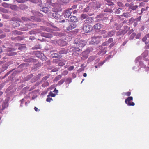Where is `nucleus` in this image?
I'll return each instance as SVG.
<instances>
[{"mask_svg":"<svg viewBox=\"0 0 149 149\" xmlns=\"http://www.w3.org/2000/svg\"><path fill=\"white\" fill-rule=\"evenodd\" d=\"M74 43L78 44V46L79 47H82L85 46L87 43L86 40L76 38L74 41Z\"/></svg>","mask_w":149,"mask_h":149,"instance_id":"f257e3e1","label":"nucleus"},{"mask_svg":"<svg viewBox=\"0 0 149 149\" xmlns=\"http://www.w3.org/2000/svg\"><path fill=\"white\" fill-rule=\"evenodd\" d=\"M35 54L36 56L39 58L43 61H45L47 59L46 57L40 51H37L35 52Z\"/></svg>","mask_w":149,"mask_h":149,"instance_id":"f03ea898","label":"nucleus"},{"mask_svg":"<svg viewBox=\"0 0 149 149\" xmlns=\"http://www.w3.org/2000/svg\"><path fill=\"white\" fill-rule=\"evenodd\" d=\"M133 99V98L132 97H129L125 100V102L128 106H134L135 105L134 103L130 102Z\"/></svg>","mask_w":149,"mask_h":149,"instance_id":"7ed1b4c3","label":"nucleus"},{"mask_svg":"<svg viewBox=\"0 0 149 149\" xmlns=\"http://www.w3.org/2000/svg\"><path fill=\"white\" fill-rule=\"evenodd\" d=\"M34 15H35V16H32L31 17V19H32L33 20L37 21V22H40L41 21L40 19H37L36 18V17L37 16H39L40 17H42L43 16V15L41 13H40V12H37L34 13Z\"/></svg>","mask_w":149,"mask_h":149,"instance_id":"20e7f679","label":"nucleus"},{"mask_svg":"<svg viewBox=\"0 0 149 149\" xmlns=\"http://www.w3.org/2000/svg\"><path fill=\"white\" fill-rule=\"evenodd\" d=\"M101 37H102L101 36H93L92 37V42H93V43L98 44L100 42Z\"/></svg>","mask_w":149,"mask_h":149,"instance_id":"39448f33","label":"nucleus"},{"mask_svg":"<svg viewBox=\"0 0 149 149\" xmlns=\"http://www.w3.org/2000/svg\"><path fill=\"white\" fill-rule=\"evenodd\" d=\"M83 29L85 33L89 32L92 30L91 26L89 24H84L83 26Z\"/></svg>","mask_w":149,"mask_h":149,"instance_id":"423d86ee","label":"nucleus"},{"mask_svg":"<svg viewBox=\"0 0 149 149\" xmlns=\"http://www.w3.org/2000/svg\"><path fill=\"white\" fill-rule=\"evenodd\" d=\"M77 26V25L75 23H70L69 25L67 27V30L68 31L71 30L75 28Z\"/></svg>","mask_w":149,"mask_h":149,"instance_id":"0eeeda50","label":"nucleus"},{"mask_svg":"<svg viewBox=\"0 0 149 149\" xmlns=\"http://www.w3.org/2000/svg\"><path fill=\"white\" fill-rule=\"evenodd\" d=\"M97 18L98 19L97 20L99 21H103L108 19V18L106 17H105L104 15L103 14H100L98 15Z\"/></svg>","mask_w":149,"mask_h":149,"instance_id":"6e6552de","label":"nucleus"},{"mask_svg":"<svg viewBox=\"0 0 149 149\" xmlns=\"http://www.w3.org/2000/svg\"><path fill=\"white\" fill-rule=\"evenodd\" d=\"M72 13L71 11L68 9H67L64 11V15L65 17L68 18L70 16H71V14Z\"/></svg>","mask_w":149,"mask_h":149,"instance_id":"1a4fd4ad","label":"nucleus"},{"mask_svg":"<svg viewBox=\"0 0 149 149\" xmlns=\"http://www.w3.org/2000/svg\"><path fill=\"white\" fill-rule=\"evenodd\" d=\"M93 19L91 17L87 18L84 21V24H91L93 21Z\"/></svg>","mask_w":149,"mask_h":149,"instance_id":"9d476101","label":"nucleus"},{"mask_svg":"<svg viewBox=\"0 0 149 149\" xmlns=\"http://www.w3.org/2000/svg\"><path fill=\"white\" fill-rule=\"evenodd\" d=\"M40 10L41 11L48 14H50L51 13L50 10L48 7H43Z\"/></svg>","mask_w":149,"mask_h":149,"instance_id":"9b49d317","label":"nucleus"},{"mask_svg":"<svg viewBox=\"0 0 149 149\" xmlns=\"http://www.w3.org/2000/svg\"><path fill=\"white\" fill-rule=\"evenodd\" d=\"M82 54L83 56L81 58L82 59L85 60L87 59L88 57V52L87 51L83 52Z\"/></svg>","mask_w":149,"mask_h":149,"instance_id":"f8f14e48","label":"nucleus"},{"mask_svg":"<svg viewBox=\"0 0 149 149\" xmlns=\"http://www.w3.org/2000/svg\"><path fill=\"white\" fill-rule=\"evenodd\" d=\"M52 16L53 17L57 20L59 19L61 17L60 15L57 13L56 12L53 13L52 14Z\"/></svg>","mask_w":149,"mask_h":149,"instance_id":"ddd939ff","label":"nucleus"},{"mask_svg":"<svg viewBox=\"0 0 149 149\" xmlns=\"http://www.w3.org/2000/svg\"><path fill=\"white\" fill-rule=\"evenodd\" d=\"M70 21L73 22H76L78 21L77 17L75 16L71 15L70 18Z\"/></svg>","mask_w":149,"mask_h":149,"instance_id":"4468645a","label":"nucleus"},{"mask_svg":"<svg viewBox=\"0 0 149 149\" xmlns=\"http://www.w3.org/2000/svg\"><path fill=\"white\" fill-rule=\"evenodd\" d=\"M130 9H131L133 10H135L138 7L137 5L132 3H130Z\"/></svg>","mask_w":149,"mask_h":149,"instance_id":"2eb2a0df","label":"nucleus"},{"mask_svg":"<svg viewBox=\"0 0 149 149\" xmlns=\"http://www.w3.org/2000/svg\"><path fill=\"white\" fill-rule=\"evenodd\" d=\"M93 28L95 29L99 30L101 28V25L99 23H97L93 26Z\"/></svg>","mask_w":149,"mask_h":149,"instance_id":"dca6fc26","label":"nucleus"},{"mask_svg":"<svg viewBox=\"0 0 149 149\" xmlns=\"http://www.w3.org/2000/svg\"><path fill=\"white\" fill-rule=\"evenodd\" d=\"M68 52V51L67 50L65 49L64 48L61 49L59 52V54L61 55L64 54H66Z\"/></svg>","mask_w":149,"mask_h":149,"instance_id":"f3484780","label":"nucleus"},{"mask_svg":"<svg viewBox=\"0 0 149 149\" xmlns=\"http://www.w3.org/2000/svg\"><path fill=\"white\" fill-rule=\"evenodd\" d=\"M80 50V49L78 47H71L70 48V51L72 52H76V51H79Z\"/></svg>","mask_w":149,"mask_h":149,"instance_id":"a211bd4d","label":"nucleus"},{"mask_svg":"<svg viewBox=\"0 0 149 149\" xmlns=\"http://www.w3.org/2000/svg\"><path fill=\"white\" fill-rule=\"evenodd\" d=\"M53 2V0H46V3L49 6H53L54 5V4Z\"/></svg>","mask_w":149,"mask_h":149,"instance_id":"6ab92c4d","label":"nucleus"},{"mask_svg":"<svg viewBox=\"0 0 149 149\" xmlns=\"http://www.w3.org/2000/svg\"><path fill=\"white\" fill-rule=\"evenodd\" d=\"M51 56L53 58H58L60 57V55L58 53H54L51 54Z\"/></svg>","mask_w":149,"mask_h":149,"instance_id":"aec40b11","label":"nucleus"},{"mask_svg":"<svg viewBox=\"0 0 149 149\" xmlns=\"http://www.w3.org/2000/svg\"><path fill=\"white\" fill-rule=\"evenodd\" d=\"M19 8L21 9L24 10L26 9L28 7L26 5L24 4H21L19 5Z\"/></svg>","mask_w":149,"mask_h":149,"instance_id":"412c9836","label":"nucleus"},{"mask_svg":"<svg viewBox=\"0 0 149 149\" xmlns=\"http://www.w3.org/2000/svg\"><path fill=\"white\" fill-rule=\"evenodd\" d=\"M43 36L47 38H51L52 37V35L50 33H43Z\"/></svg>","mask_w":149,"mask_h":149,"instance_id":"4be33fe9","label":"nucleus"},{"mask_svg":"<svg viewBox=\"0 0 149 149\" xmlns=\"http://www.w3.org/2000/svg\"><path fill=\"white\" fill-rule=\"evenodd\" d=\"M88 15L87 14H82L81 15V19L82 20L86 19L88 17Z\"/></svg>","mask_w":149,"mask_h":149,"instance_id":"5701e85b","label":"nucleus"},{"mask_svg":"<svg viewBox=\"0 0 149 149\" xmlns=\"http://www.w3.org/2000/svg\"><path fill=\"white\" fill-rule=\"evenodd\" d=\"M130 14L128 12L124 13L121 15V16L124 17L126 18H128L130 17Z\"/></svg>","mask_w":149,"mask_h":149,"instance_id":"b1692460","label":"nucleus"},{"mask_svg":"<svg viewBox=\"0 0 149 149\" xmlns=\"http://www.w3.org/2000/svg\"><path fill=\"white\" fill-rule=\"evenodd\" d=\"M115 34V31H111L108 33V36L109 37H111Z\"/></svg>","mask_w":149,"mask_h":149,"instance_id":"393cba45","label":"nucleus"},{"mask_svg":"<svg viewBox=\"0 0 149 149\" xmlns=\"http://www.w3.org/2000/svg\"><path fill=\"white\" fill-rule=\"evenodd\" d=\"M8 106V103L7 102H4L2 104V107L3 108V109H5Z\"/></svg>","mask_w":149,"mask_h":149,"instance_id":"a878e982","label":"nucleus"},{"mask_svg":"<svg viewBox=\"0 0 149 149\" xmlns=\"http://www.w3.org/2000/svg\"><path fill=\"white\" fill-rule=\"evenodd\" d=\"M41 48L40 45H36L32 48L33 50L40 49Z\"/></svg>","mask_w":149,"mask_h":149,"instance_id":"bb28decb","label":"nucleus"},{"mask_svg":"<svg viewBox=\"0 0 149 149\" xmlns=\"http://www.w3.org/2000/svg\"><path fill=\"white\" fill-rule=\"evenodd\" d=\"M35 61V59L32 58H29L25 60V61L27 62H34Z\"/></svg>","mask_w":149,"mask_h":149,"instance_id":"cd10ccee","label":"nucleus"},{"mask_svg":"<svg viewBox=\"0 0 149 149\" xmlns=\"http://www.w3.org/2000/svg\"><path fill=\"white\" fill-rule=\"evenodd\" d=\"M65 61L64 60L61 61L58 63V65L60 66H63L65 64Z\"/></svg>","mask_w":149,"mask_h":149,"instance_id":"c85d7f7f","label":"nucleus"},{"mask_svg":"<svg viewBox=\"0 0 149 149\" xmlns=\"http://www.w3.org/2000/svg\"><path fill=\"white\" fill-rule=\"evenodd\" d=\"M77 6L76 5H74L71 7V8H68V9L69 10H70V11L71 10H74L76 8H77Z\"/></svg>","mask_w":149,"mask_h":149,"instance_id":"c756f323","label":"nucleus"},{"mask_svg":"<svg viewBox=\"0 0 149 149\" xmlns=\"http://www.w3.org/2000/svg\"><path fill=\"white\" fill-rule=\"evenodd\" d=\"M65 79H62L60 80L58 83V85H60L62 84L65 81Z\"/></svg>","mask_w":149,"mask_h":149,"instance_id":"7c9ffc66","label":"nucleus"},{"mask_svg":"<svg viewBox=\"0 0 149 149\" xmlns=\"http://www.w3.org/2000/svg\"><path fill=\"white\" fill-rule=\"evenodd\" d=\"M26 47V46L24 45H22L18 48V49L19 50H22L25 49Z\"/></svg>","mask_w":149,"mask_h":149,"instance_id":"2f4dec72","label":"nucleus"},{"mask_svg":"<svg viewBox=\"0 0 149 149\" xmlns=\"http://www.w3.org/2000/svg\"><path fill=\"white\" fill-rule=\"evenodd\" d=\"M62 77V75L61 74L59 75L56 77L54 79V81H57L59 80Z\"/></svg>","mask_w":149,"mask_h":149,"instance_id":"473e14b6","label":"nucleus"},{"mask_svg":"<svg viewBox=\"0 0 149 149\" xmlns=\"http://www.w3.org/2000/svg\"><path fill=\"white\" fill-rule=\"evenodd\" d=\"M122 9L121 8H119L118 9H116L115 10V13L116 14H119L121 12V10H122Z\"/></svg>","mask_w":149,"mask_h":149,"instance_id":"72a5a7b5","label":"nucleus"},{"mask_svg":"<svg viewBox=\"0 0 149 149\" xmlns=\"http://www.w3.org/2000/svg\"><path fill=\"white\" fill-rule=\"evenodd\" d=\"M148 8V7H146L145 8H142L141 9V12L139 14L140 15L142 14L143 13V12H144L145 11H146L147 10Z\"/></svg>","mask_w":149,"mask_h":149,"instance_id":"f704fd0d","label":"nucleus"},{"mask_svg":"<svg viewBox=\"0 0 149 149\" xmlns=\"http://www.w3.org/2000/svg\"><path fill=\"white\" fill-rule=\"evenodd\" d=\"M11 39L12 40H15V41H16V40H21V39H20V37L19 36L16 37L15 38L13 37H12L11 38Z\"/></svg>","mask_w":149,"mask_h":149,"instance_id":"c9c22d12","label":"nucleus"},{"mask_svg":"<svg viewBox=\"0 0 149 149\" xmlns=\"http://www.w3.org/2000/svg\"><path fill=\"white\" fill-rule=\"evenodd\" d=\"M136 33H133L130 36V38L131 39H133L134 38L135 36Z\"/></svg>","mask_w":149,"mask_h":149,"instance_id":"e433bc0d","label":"nucleus"},{"mask_svg":"<svg viewBox=\"0 0 149 149\" xmlns=\"http://www.w3.org/2000/svg\"><path fill=\"white\" fill-rule=\"evenodd\" d=\"M11 9L14 10H16L17 9V7L16 5H13L11 6Z\"/></svg>","mask_w":149,"mask_h":149,"instance_id":"4c0bfd02","label":"nucleus"},{"mask_svg":"<svg viewBox=\"0 0 149 149\" xmlns=\"http://www.w3.org/2000/svg\"><path fill=\"white\" fill-rule=\"evenodd\" d=\"M56 95V94L52 93L51 92H50L49 93V95L47 96V97L48 96H51L52 97H54Z\"/></svg>","mask_w":149,"mask_h":149,"instance_id":"58836bf2","label":"nucleus"},{"mask_svg":"<svg viewBox=\"0 0 149 149\" xmlns=\"http://www.w3.org/2000/svg\"><path fill=\"white\" fill-rule=\"evenodd\" d=\"M136 20L135 19L133 18H132L129 19V22L131 23H132Z\"/></svg>","mask_w":149,"mask_h":149,"instance_id":"ea45409f","label":"nucleus"},{"mask_svg":"<svg viewBox=\"0 0 149 149\" xmlns=\"http://www.w3.org/2000/svg\"><path fill=\"white\" fill-rule=\"evenodd\" d=\"M13 25L15 26L16 27H19L20 26V24L19 22H14L13 23Z\"/></svg>","mask_w":149,"mask_h":149,"instance_id":"a19ab883","label":"nucleus"},{"mask_svg":"<svg viewBox=\"0 0 149 149\" xmlns=\"http://www.w3.org/2000/svg\"><path fill=\"white\" fill-rule=\"evenodd\" d=\"M12 33L13 34H20V33L17 30L14 31L12 32Z\"/></svg>","mask_w":149,"mask_h":149,"instance_id":"79ce46f5","label":"nucleus"},{"mask_svg":"<svg viewBox=\"0 0 149 149\" xmlns=\"http://www.w3.org/2000/svg\"><path fill=\"white\" fill-rule=\"evenodd\" d=\"M24 98L20 100V102H21V104L20 105V106L21 107H22L23 106V104L24 103Z\"/></svg>","mask_w":149,"mask_h":149,"instance_id":"37998d69","label":"nucleus"},{"mask_svg":"<svg viewBox=\"0 0 149 149\" xmlns=\"http://www.w3.org/2000/svg\"><path fill=\"white\" fill-rule=\"evenodd\" d=\"M117 5L119 7H123V5L122 3L120 2H117Z\"/></svg>","mask_w":149,"mask_h":149,"instance_id":"c03bdc74","label":"nucleus"},{"mask_svg":"<svg viewBox=\"0 0 149 149\" xmlns=\"http://www.w3.org/2000/svg\"><path fill=\"white\" fill-rule=\"evenodd\" d=\"M145 43L146 45L145 46V47L146 49H149V42H145Z\"/></svg>","mask_w":149,"mask_h":149,"instance_id":"a18cd8bd","label":"nucleus"},{"mask_svg":"<svg viewBox=\"0 0 149 149\" xmlns=\"http://www.w3.org/2000/svg\"><path fill=\"white\" fill-rule=\"evenodd\" d=\"M50 75V74H48L47 75L43 77V79L45 80H47L48 78L49 77Z\"/></svg>","mask_w":149,"mask_h":149,"instance_id":"49530a36","label":"nucleus"},{"mask_svg":"<svg viewBox=\"0 0 149 149\" xmlns=\"http://www.w3.org/2000/svg\"><path fill=\"white\" fill-rule=\"evenodd\" d=\"M68 73V71L67 70L64 71L62 73V75H65L67 74Z\"/></svg>","mask_w":149,"mask_h":149,"instance_id":"de8ad7c7","label":"nucleus"},{"mask_svg":"<svg viewBox=\"0 0 149 149\" xmlns=\"http://www.w3.org/2000/svg\"><path fill=\"white\" fill-rule=\"evenodd\" d=\"M17 2L19 3H24L25 1V0H15Z\"/></svg>","mask_w":149,"mask_h":149,"instance_id":"09e8293b","label":"nucleus"},{"mask_svg":"<svg viewBox=\"0 0 149 149\" xmlns=\"http://www.w3.org/2000/svg\"><path fill=\"white\" fill-rule=\"evenodd\" d=\"M74 68V67L73 66L70 67L68 69V70L70 71L72 70Z\"/></svg>","mask_w":149,"mask_h":149,"instance_id":"8fccbe9b","label":"nucleus"},{"mask_svg":"<svg viewBox=\"0 0 149 149\" xmlns=\"http://www.w3.org/2000/svg\"><path fill=\"white\" fill-rule=\"evenodd\" d=\"M60 1L64 3H67L69 2V0H60Z\"/></svg>","mask_w":149,"mask_h":149,"instance_id":"3c124183","label":"nucleus"},{"mask_svg":"<svg viewBox=\"0 0 149 149\" xmlns=\"http://www.w3.org/2000/svg\"><path fill=\"white\" fill-rule=\"evenodd\" d=\"M113 39L112 38H110L109 39L107 42H108V43L109 44V43H111V42H113Z\"/></svg>","mask_w":149,"mask_h":149,"instance_id":"603ef678","label":"nucleus"},{"mask_svg":"<svg viewBox=\"0 0 149 149\" xmlns=\"http://www.w3.org/2000/svg\"><path fill=\"white\" fill-rule=\"evenodd\" d=\"M2 5L3 6L5 7H7L8 6V4L6 3H2Z\"/></svg>","mask_w":149,"mask_h":149,"instance_id":"864d4df0","label":"nucleus"},{"mask_svg":"<svg viewBox=\"0 0 149 149\" xmlns=\"http://www.w3.org/2000/svg\"><path fill=\"white\" fill-rule=\"evenodd\" d=\"M22 19L24 21H27L30 20V19L28 18H26L25 17H22Z\"/></svg>","mask_w":149,"mask_h":149,"instance_id":"5fc2aeb1","label":"nucleus"},{"mask_svg":"<svg viewBox=\"0 0 149 149\" xmlns=\"http://www.w3.org/2000/svg\"><path fill=\"white\" fill-rule=\"evenodd\" d=\"M59 68H56L53 69L52 71L53 72H56L58 71V70Z\"/></svg>","mask_w":149,"mask_h":149,"instance_id":"6e6d98bb","label":"nucleus"},{"mask_svg":"<svg viewBox=\"0 0 149 149\" xmlns=\"http://www.w3.org/2000/svg\"><path fill=\"white\" fill-rule=\"evenodd\" d=\"M104 12H112V10L111 9H105L104 10Z\"/></svg>","mask_w":149,"mask_h":149,"instance_id":"4d7b16f0","label":"nucleus"},{"mask_svg":"<svg viewBox=\"0 0 149 149\" xmlns=\"http://www.w3.org/2000/svg\"><path fill=\"white\" fill-rule=\"evenodd\" d=\"M53 100L52 98L50 97H48L46 99V101L47 102H50Z\"/></svg>","mask_w":149,"mask_h":149,"instance_id":"13d9d810","label":"nucleus"},{"mask_svg":"<svg viewBox=\"0 0 149 149\" xmlns=\"http://www.w3.org/2000/svg\"><path fill=\"white\" fill-rule=\"evenodd\" d=\"M125 94L127 96H129L131 95V92H128L125 93Z\"/></svg>","mask_w":149,"mask_h":149,"instance_id":"bf43d9fd","label":"nucleus"},{"mask_svg":"<svg viewBox=\"0 0 149 149\" xmlns=\"http://www.w3.org/2000/svg\"><path fill=\"white\" fill-rule=\"evenodd\" d=\"M105 62V61H104L101 62L100 63H98V66L99 67V66L102 65Z\"/></svg>","mask_w":149,"mask_h":149,"instance_id":"052dcab7","label":"nucleus"},{"mask_svg":"<svg viewBox=\"0 0 149 149\" xmlns=\"http://www.w3.org/2000/svg\"><path fill=\"white\" fill-rule=\"evenodd\" d=\"M109 44L108 43V42H104L102 44V46H107Z\"/></svg>","mask_w":149,"mask_h":149,"instance_id":"680f3d73","label":"nucleus"},{"mask_svg":"<svg viewBox=\"0 0 149 149\" xmlns=\"http://www.w3.org/2000/svg\"><path fill=\"white\" fill-rule=\"evenodd\" d=\"M141 17V16L139 17H138L136 18V19H136L135 21H136L137 22L140 21Z\"/></svg>","mask_w":149,"mask_h":149,"instance_id":"e2e57ef3","label":"nucleus"},{"mask_svg":"<svg viewBox=\"0 0 149 149\" xmlns=\"http://www.w3.org/2000/svg\"><path fill=\"white\" fill-rule=\"evenodd\" d=\"M147 39V37L145 35V36L142 38V40L143 42H145Z\"/></svg>","mask_w":149,"mask_h":149,"instance_id":"0e129e2a","label":"nucleus"},{"mask_svg":"<svg viewBox=\"0 0 149 149\" xmlns=\"http://www.w3.org/2000/svg\"><path fill=\"white\" fill-rule=\"evenodd\" d=\"M41 75H42V74L41 73L39 74H38L36 76V78L38 79H39L40 78V77L41 76Z\"/></svg>","mask_w":149,"mask_h":149,"instance_id":"69168bd1","label":"nucleus"},{"mask_svg":"<svg viewBox=\"0 0 149 149\" xmlns=\"http://www.w3.org/2000/svg\"><path fill=\"white\" fill-rule=\"evenodd\" d=\"M29 33L30 35L35 34V32L34 31H31L29 32Z\"/></svg>","mask_w":149,"mask_h":149,"instance_id":"338daca9","label":"nucleus"},{"mask_svg":"<svg viewBox=\"0 0 149 149\" xmlns=\"http://www.w3.org/2000/svg\"><path fill=\"white\" fill-rule=\"evenodd\" d=\"M133 31L134 30L133 29H132L129 31L128 33V34L129 35L132 33Z\"/></svg>","mask_w":149,"mask_h":149,"instance_id":"774afa93","label":"nucleus"}]
</instances>
